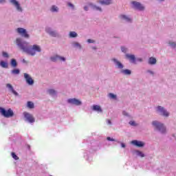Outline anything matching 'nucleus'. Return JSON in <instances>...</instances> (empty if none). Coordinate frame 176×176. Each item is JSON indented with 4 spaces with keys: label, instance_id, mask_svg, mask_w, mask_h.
I'll use <instances>...</instances> for the list:
<instances>
[{
    "label": "nucleus",
    "instance_id": "obj_1",
    "mask_svg": "<svg viewBox=\"0 0 176 176\" xmlns=\"http://www.w3.org/2000/svg\"><path fill=\"white\" fill-rule=\"evenodd\" d=\"M16 43L21 51L24 52V53H27V54H30V56H35L36 52L41 53L42 50L39 45H34L32 47H31L30 43L28 42H22L21 38H16Z\"/></svg>",
    "mask_w": 176,
    "mask_h": 176
},
{
    "label": "nucleus",
    "instance_id": "obj_2",
    "mask_svg": "<svg viewBox=\"0 0 176 176\" xmlns=\"http://www.w3.org/2000/svg\"><path fill=\"white\" fill-rule=\"evenodd\" d=\"M0 113L2 116H4V118H12L14 115L12 109H9L8 111H6V109L2 107H0Z\"/></svg>",
    "mask_w": 176,
    "mask_h": 176
},
{
    "label": "nucleus",
    "instance_id": "obj_3",
    "mask_svg": "<svg viewBox=\"0 0 176 176\" xmlns=\"http://www.w3.org/2000/svg\"><path fill=\"white\" fill-rule=\"evenodd\" d=\"M152 124L153 126H155V127H156V129H157V130H159V131H160L162 134L166 133V126H164L163 124L160 123L157 121H153Z\"/></svg>",
    "mask_w": 176,
    "mask_h": 176
},
{
    "label": "nucleus",
    "instance_id": "obj_4",
    "mask_svg": "<svg viewBox=\"0 0 176 176\" xmlns=\"http://www.w3.org/2000/svg\"><path fill=\"white\" fill-rule=\"evenodd\" d=\"M17 33L24 36V38H30V35L27 33V30L23 28H18L16 29Z\"/></svg>",
    "mask_w": 176,
    "mask_h": 176
},
{
    "label": "nucleus",
    "instance_id": "obj_5",
    "mask_svg": "<svg viewBox=\"0 0 176 176\" xmlns=\"http://www.w3.org/2000/svg\"><path fill=\"white\" fill-rule=\"evenodd\" d=\"M23 116L25 118L26 120L29 122V123H34L35 122V118H34V116L32 114H30L29 113L24 112Z\"/></svg>",
    "mask_w": 176,
    "mask_h": 176
},
{
    "label": "nucleus",
    "instance_id": "obj_6",
    "mask_svg": "<svg viewBox=\"0 0 176 176\" xmlns=\"http://www.w3.org/2000/svg\"><path fill=\"white\" fill-rule=\"evenodd\" d=\"M67 102H69V104H72L73 105L76 106L82 105V102L76 98L68 99Z\"/></svg>",
    "mask_w": 176,
    "mask_h": 176
},
{
    "label": "nucleus",
    "instance_id": "obj_7",
    "mask_svg": "<svg viewBox=\"0 0 176 176\" xmlns=\"http://www.w3.org/2000/svg\"><path fill=\"white\" fill-rule=\"evenodd\" d=\"M131 3L133 5L134 8L138 10H144V9H145V7H144L140 2L132 1Z\"/></svg>",
    "mask_w": 176,
    "mask_h": 176
},
{
    "label": "nucleus",
    "instance_id": "obj_8",
    "mask_svg": "<svg viewBox=\"0 0 176 176\" xmlns=\"http://www.w3.org/2000/svg\"><path fill=\"white\" fill-rule=\"evenodd\" d=\"M131 3L133 5L134 8L138 10H144V9H145V7H144L140 2L132 1Z\"/></svg>",
    "mask_w": 176,
    "mask_h": 176
},
{
    "label": "nucleus",
    "instance_id": "obj_9",
    "mask_svg": "<svg viewBox=\"0 0 176 176\" xmlns=\"http://www.w3.org/2000/svg\"><path fill=\"white\" fill-rule=\"evenodd\" d=\"M24 78H25L28 85H34V80L32 79V78H31V76H30V75L28 74L25 73Z\"/></svg>",
    "mask_w": 176,
    "mask_h": 176
},
{
    "label": "nucleus",
    "instance_id": "obj_10",
    "mask_svg": "<svg viewBox=\"0 0 176 176\" xmlns=\"http://www.w3.org/2000/svg\"><path fill=\"white\" fill-rule=\"evenodd\" d=\"M157 111L158 112H161V113L163 115V116H168V112L166 109H164V107H162V106L157 107Z\"/></svg>",
    "mask_w": 176,
    "mask_h": 176
},
{
    "label": "nucleus",
    "instance_id": "obj_11",
    "mask_svg": "<svg viewBox=\"0 0 176 176\" xmlns=\"http://www.w3.org/2000/svg\"><path fill=\"white\" fill-rule=\"evenodd\" d=\"M11 3L12 5H14V6L16 8V10H19V12H21L23 10L21 9V7L20 6V4L19 2L16 0H10Z\"/></svg>",
    "mask_w": 176,
    "mask_h": 176
},
{
    "label": "nucleus",
    "instance_id": "obj_12",
    "mask_svg": "<svg viewBox=\"0 0 176 176\" xmlns=\"http://www.w3.org/2000/svg\"><path fill=\"white\" fill-rule=\"evenodd\" d=\"M51 60L52 61H57V60H60V61H65V58L56 55L54 57H51Z\"/></svg>",
    "mask_w": 176,
    "mask_h": 176
},
{
    "label": "nucleus",
    "instance_id": "obj_13",
    "mask_svg": "<svg viewBox=\"0 0 176 176\" xmlns=\"http://www.w3.org/2000/svg\"><path fill=\"white\" fill-rule=\"evenodd\" d=\"M132 144L135 145V146H138L139 148H141L144 146V144L142 142H140L138 140H133L132 141Z\"/></svg>",
    "mask_w": 176,
    "mask_h": 176
},
{
    "label": "nucleus",
    "instance_id": "obj_14",
    "mask_svg": "<svg viewBox=\"0 0 176 176\" xmlns=\"http://www.w3.org/2000/svg\"><path fill=\"white\" fill-rule=\"evenodd\" d=\"M126 58H128V60H131V63H135V56L133 54H126Z\"/></svg>",
    "mask_w": 176,
    "mask_h": 176
},
{
    "label": "nucleus",
    "instance_id": "obj_15",
    "mask_svg": "<svg viewBox=\"0 0 176 176\" xmlns=\"http://www.w3.org/2000/svg\"><path fill=\"white\" fill-rule=\"evenodd\" d=\"M6 87H8V89H10V91H12V94H14V96H19V94L17 93V91H16L14 90V89H13V86H12V85L10 84H7L6 85Z\"/></svg>",
    "mask_w": 176,
    "mask_h": 176
},
{
    "label": "nucleus",
    "instance_id": "obj_16",
    "mask_svg": "<svg viewBox=\"0 0 176 176\" xmlns=\"http://www.w3.org/2000/svg\"><path fill=\"white\" fill-rule=\"evenodd\" d=\"M99 3L101 5H111L112 0H99Z\"/></svg>",
    "mask_w": 176,
    "mask_h": 176
},
{
    "label": "nucleus",
    "instance_id": "obj_17",
    "mask_svg": "<svg viewBox=\"0 0 176 176\" xmlns=\"http://www.w3.org/2000/svg\"><path fill=\"white\" fill-rule=\"evenodd\" d=\"M113 61L116 63L118 68H120V69H123V65L120 62L118 61L116 59H113Z\"/></svg>",
    "mask_w": 176,
    "mask_h": 176
},
{
    "label": "nucleus",
    "instance_id": "obj_18",
    "mask_svg": "<svg viewBox=\"0 0 176 176\" xmlns=\"http://www.w3.org/2000/svg\"><path fill=\"white\" fill-rule=\"evenodd\" d=\"M93 110L97 111L98 112H102V109H101V107H100L99 105H94Z\"/></svg>",
    "mask_w": 176,
    "mask_h": 176
},
{
    "label": "nucleus",
    "instance_id": "obj_19",
    "mask_svg": "<svg viewBox=\"0 0 176 176\" xmlns=\"http://www.w3.org/2000/svg\"><path fill=\"white\" fill-rule=\"evenodd\" d=\"M47 32L51 35V36H57V32L54 31H50V29H47L46 30Z\"/></svg>",
    "mask_w": 176,
    "mask_h": 176
},
{
    "label": "nucleus",
    "instance_id": "obj_20",
    "mask_svg": "<svg viewBox=\"0 0 176 176\" xmlns=\"http://www.w3.org/2000/svg\"><path fill=\"white\" fill-rule=\"evenodd\" d=\"M148 64H151V65L156 64V58L151 57L148 60Z\"/></svg>",
    "mask_w": 176,
    "mask_h": 176
},
{
    "label": "nucleus",
    "instance_id": "obj_21",
    "mask_svg": "<svg viewBox=\"0 0 176 176\" xmlns=\"http://www.w3.org/2000/svg\"><path fill=\"white\" fill-rule=\"evenodd\" d=\"M122 74H124V75H131V70L126 69L121 71Z\"/></svg>",
    "mask_w": 176,
    "mask_h": 176
},
{
    "label": "nucleus",
    "instance_id": "obj_22",
    "mask_svg": "<svg viewBox=\"0 0 176 176\" xmlns=\"http://www.w3.org/2000/svg\"><path fill=\"white\" fill-rule=\"evenodd\" d=\"M120 17L122 20H126V21H128V22L131 21V19L129 18V16H127L126 15H120Z\"/></svg>",
    "mask_w": 176,
    "mask_h": 176
},
{
    "label": "nucleus",
    "instance_id": "obj_23",
    "mask_svg": "<svg viewBox=\"0 0 176 176\" xmlns=\"http://www.w3.org/2000/svg\"><path fill=\"white\" fill-rule=\"evenodd\" d=\"M0 65H1V67H2V68H8V63H6L3 60H1L0 62Z\"/></svg>",
    "mask_w": 176,
    "mask_h": 176
},
{
    "label": "nucleus",
    "instance_id": "obj_24",
    "mask_svg": "<svg viewBox=\"0 0 176 176\" xmlns=\"http://www.w3.org/2000/svg\"><path fill=\"white\" fill-rule=\"evenodd\" d=\"M11 65L12 67H14V68H15V67H17V61H16V59L12 58L11 60Z\"/></svg>",
    "mask_w": 176,
    "mask_h": 176
},
{
    "label": "nucleus",
    "instance_id": "obj_25",
    "mask_svg": "<svg viewBox=\"0 0 176 176\" xmlns=\"http://www.w3.org/2000/svg\"><path fill=\"white\" fill-rule=\"evenodd\" d=\"M27 106H28V108H30V109H32L34 108V102H30V101L28 102Z\"/></svg>",
    "mask_w": 176,
    "mask_h": 176
},
{
    "label": "nucleus",
    "instance_id": "obj_26",
    "mask_svg": "<svg viewBox=\"0 0 176 176\" xmlns=\"http://www.w3.org/2000/svg\"><path fill=\"white\" fill-rule=\"evenodd\" d=\"M69 36L70 38H76V36H78V34L76 33L75 32H70Z\"/></svg>",
    "mask_w": 176,
    "mask_h": 176
},
{
    "label": "nucleus",
    "instance_id": "obj_27",
    "mask_svg": "<svg viewBox=\"0 0 176 176\" xmlns=\"http://www.w3.org/2000/svg\"><path fill=\"white\" fill-rule=\"evenodd\" d=\"M11 72L13 75H19V74H20V70L19 69H14L12 70Z\"/></svg>",
    "mask_w": 176,
    "mask_h": 176
},
{
    "label": "nucleus",
    "instance_id": "obj_28",
    "mask_svg": "<svg viewBox=\"0 0 176 176\" xmlns=\"http://www.w3.org/2000/svg\"><path fill=\"white\" fill-rule=\"evenodd\" d=\"M51 12H58V8L56 6H52L51 8Z\"/></svg>",
    "mask_w": 176,
    "mask_h": 176
},
{
    "label": "nucleus",
    "instance_id": "obj_29",
    "mask_svg": "<svg viewBox=\"0 0 176 176\" xmlns=\"http://www.w3.org/2000/svg\"><path fill=\"white\" fill-rule=\"evenodd\" d=\"M48 93L51 96H54L56 94V91H54V89H49Z\"/></svg>",
    "mask_w": 176,
    "mask_h": 176
},
{
    "label": "nucleus",
    "instance_id": "obj_30",
    "mask_svg": "<svg viewBox=\"0 0 176 176\" xmlns=\"http://www.w3.org/2000/svg\"><path fill=\"white\" fill-rule=\"evenodd\" d=\"M136 153H137V155H138V156H140V157H145V155L143 154L142 152H141V151H137Z\"/></svg>",
    "mask_w": 176,
    "mask_h": 176
},
{
    "label": "nucleus",
    "instance_id": "obj_31",
    "mask_svg": "<svg viewBox=\"0 0 176 176\" xmlns=\"http://www.w3.org/2000/svg\"><path fill=\"white\" fill-rule=\"evenodd\" d=\"M12 157H13V159H14V160H19L18 156L14 153H12Z\"/></svg>",
    "mask_w": 176,
    "mask_h": 176
},
{
    "label": "nucleus",
    "instance_id": "obj_32",
    "mask_svg": "<svg viewBox=\"0 0 176 176\" xmlns=\"http://www.w3.org/2000/svg\"><path fill=\"white\" fill-rule=\"evenodd\" d=\"M109 97H110V98H113V100H116V95L113 94H109Z\"/></svg>",
    "mask_w": 176,
    "mask_h": 176
},
{
    "label": "nucleus",
    "instance_id": "obj_33",
    "mask_svg": "<svg viewBox=\"0 0 176 176\" xmlns=\"http://www.w3.org/2000/svg\"><path fill=\"white\" fill-rule=\"evenodd\" d=\"M2 54H3V56L6 57V58H8L9 54L7 52H3Z\"/></svg>",
    "mask_w": 176,
    "mask_h": 176
},
{
    "label": "nucleus",
    "instance_id": "obj_34",
    "mask_svg": "<svg viewBox=\"0 0 176 176\" xmlns=\"http://www.w3.org/2000/svg\"><path fill=\"white\" fill-rule=\"evenodd\" d=\"M74 46H76V47H79V49H82V46L78 43H74Z\"/></svg>",
    "mask_w": 176,
    "mask_h": 176
},
{
    "label": "nucleus",
    "instance_id": "obj_35",
    "mask_svg": "<svg viewBox=\"0 0 176 176\" xmlns=\"http://www.w3.org/2000/svg\"><path fill=\"white\" fill-rule=\"evenodd\" d=\"M94 9H96V10H99V12H102V9L100 7H97V6H94Z\"/></svg>",
    "mask_w": 176,
    "mask_h": 176
},
{
    "label": "nucleus",
    "instance_id": "obj_36",
    "mask_svg": "<svg viewBox=\"0 0 176 176\" xmlns=\"http://www.w3.org/2000/svg\"><path fill=\"white\" fill-rule=\"evenodd\" d=\"M129 124H131V126H135L136 125L135 122H134V121H130Z\"/></svg>",
    "mask_w": 176,
    "mask_h": 176
},
{
    "label": "nucleus",
    "instance_id": "obj_37",
    "mask_svg": "<svg viewBox=\"0 0 176 176\" xmlns=\"http://www.w3.org/2000/svg\"><path fill=\"white\" fill-rule=\"evenodd\" d=\"M107 141H116L115 139L111 138V137H107Z\"/></svg>",
    "mask_w": 176,
    "mask_h": 176
},
{
    "label": "nucleus",
    "instance_id": "obj_38",
    "mask_svg": "<svg viewBox=\"0 0 176 176\" xmlns=\"http://www.w3.org/2000/svg\"><path fill=\"white\" fill-rule=\"evenodd\" d=\"M170 46H172V47H176V43H170Z\"/></svg>",
    "mask_w": 176,
    "mask_h": 176
},
{
    "label": "nucleus",
    "instance_id": "obj_39",
    "mask_svg": "<svg viewBox=\"0 0 176 176\" xmlns=\"http://www.w3.org/2000/svg\"><path fill=\"white\" fill-rule=\"evenodd\" d=\"M121 50H122V52H123L124 53H126V47H121Z\"/></svg>",
    "mask_w": 176,
    "mask_h": 176
},
{
    "label": "nucleus",
    "instance_id": "obj_40",
    "mask_svg": "<svg viewBox=\"0 0 176 176\" xmlns=\"http://www.w3.org/2000/svg\"><path fill=\"white\" fill-rule=\"evenodd\" d=\"M88 43H94V41L91 39H88L87 40Z\"/></svg>",
    "mask_w": 176,
    "mask_h": 176
},
{
    "label": "nucleus",
    "instance_id": "obj_41",
    "mask_svg": "<svg viewBox=\"0 0 176 176\" xmlns=\"http://www.w3.org/2000/svg\"><path fill=\"white\" fill-rule=\"evenodd\" d=\"M68 6H69L70 8H74V4L71 3H68Z\"/></svg>",
    "mask_w": 176,
    "mask_h": 176
},
{
    "label": "nucleus",
    "instance_id": "obj_42",
    "mask_svg": "<svg viewBox=\"0 0 176 176\" xmlns=\"http://www.w3.org/2000/svg\"><path fill=\"white\" fill-rule=\"evenodd\" d=\"M122 114L124 116H127V112H126L125 111H122Z\"/></svg>",
    "mask_w": 176,
    "mask_h": 176
},
{
    "label": "nucleus",
    "instance_id": "obj_43",
    "mask_svg": "<svg viewBox=\"0 0 176 176\" xmlns=\"http://www.w3.org/2000/svg\"><path fill=\"white\" fill-rule=\"evenodd\" d=\"M121 146L122 148H126V144H124V143H121Z\"/></svg>",
    "mask_w": 176,
    "mask_h": 176
},
{
    "label": "nucleus",
    "instance_id": "obj_44",
    "mask_svg": "<svg viewBox=\"0 0 176 176\" xmlns=\"http://www.w3.org/2000/svg\"><path fill=\"white\" fill-rule=\"evenodd\" d=\"M6 2V0H0V3H5Z\"/></svg>",
    "mask_w": 176,
    "mask_h": 176
},
{
    "label": "nucleus",
    "instance_id": "obj_45",
    "mask_svg": "<svg viewBox=\"0 0 176 176\" xmlns=\"http://www.w3.org/2000/svg\"><path fill=\"white\" fill-rule=\"evenodd\" d=\"M107 123H108V124H112L111 120H107Z\"/></svg>",
    "mask_w": 176,
    "mask_h": 176
},
{
    "label": "nucleus",
    "instance_id": "obj_46",
    "mask_svg": "<svg viewBox=\"0 0 176 176\" xmlns=\"http://www.w3.org/2000/svg\"><path fill=\"white\" fill-rule=\"evenodd\" d=\"M85 10H87V7L84 8Z\"/></svg>",
    "mask_w": 176,
    "mask_h": 176
},
{
    "label": "nucleus",
    "instance_id": "obj_47",
    "mask_svg": "<svg viewBox=\"0 0 176 176\" xmlns=\"http://www.w3.org/2000/svg\"><path fill=\"white\" fill-rule=\"evenodd\" d=\"M138 61H142V59L140 58V59H138Z\"/></svg>",
    "mask_w": 176,
    "mask_h": 176
},
{
    "label": "nucleus",
    "instance_id": "obj_48",
    "mask_svg": "<svg viewBox=\"0 0 176 176\" xmlns=\"http://www.w3.org/2000/svg\"><path fill=\"white\" fill-rule=\"evenodd\" d=\"M23 63H25V59H23Z\"/></svg>",
    "mask_w": 176,
    "mask_h": 176
},
{
    "label": "nucleus",
    "instance_id": "obj_49",
    "mask_svg": "<svg viewBox=\"0 0 176 176\" xmlns=\"http://www.w3.org/2000/svg\"><path fill=\"white\" fill-rule=\"evenodd\" d=\"M150 74H152V75H153V72H149Z\"/></svg>",
    "mask_w": 176,
    "mask_h": 176
},
{
    "label": "nucleus",
    "instance_id": "obj_50",
    "mask_svg": "<svg viewBox=\"0 0 176 176\" xmlns=\"http://www.w3.org/2000/svg\"><path fill=\"white\" fill-rule=\"evenodd\" d=\"M93 49H96V47H93Z\"/></svg>",
    "mask_w": 176,
    "mask_h": 176
},
{
    "label": "nucleus",
    "instance_id": "obj_51",
    "mask_svg": "<svg viewBox=\"0 0 176 176\" xmlns=\"http://www.w3.org/2000/svg\"><path fill=\"white\" fill-rule=\"evenodd\" d=\"M162 1H164V0H162Z\"/></svg>",
    "mask_w": 176,
    "mask_h": 176
},
{
    "label": "nucleus",
    "instance_id": "obj_52",
    "mask_svg": "<svg viewBox=\"0 0 176 176\" xmlns=\"http://www.w3.org/2000/svg\"><path fill=\"white\" fill-rule=\"evenodd\" d=\"M50 176H52V175H50Z\"/></svg>",
    "mask_w": 176,
    "mask_h": 176
}]
</instances>
